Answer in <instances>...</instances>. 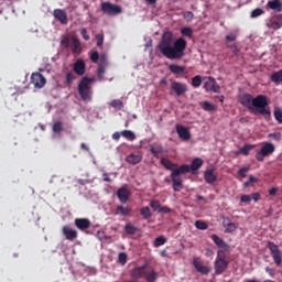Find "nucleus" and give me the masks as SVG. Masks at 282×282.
<instances>
[{
	"label": "nucleus",
	"mask_w": 282,
	"mask_h": 282,
	"mask_svg": "<svg viewBox=\"0 0 282 282\" xmlns=\"http://www.w3.org/2000/svg\"><path fill=\"white\" fill-rule=\"evenodd\" d=\"M158 48L160 50L161 54H163V56L170 61L184 58L186 40H184V37H180L173 42V34L171 32H165L158 45Z\"/></svg>",
	"instance_id": "obj_1"
},
{
	"label": "nucleus",
	"mask_w": 282,
	"mask_h": 282,
	"mask_svg": "<svg viewBox=\"0 0 282 282\" xmlns=\"http://www.w3.org/2000/svg\"><path fill=\"white\" fill-rule=\"evenodd\" d=\"M239 102L242 105V107H246L249 111H257V113H260V116H263V118L270 122L271 120V112H270V99H268V96L265 95H258L256 97H252L250 94H242L239 97Z\"/></svg>",
	"instance_id": "obj_2"
},
{
	"label": "nucleus",
	"mask_w": 282,
	"mask_h": 282,
	"mask_svg": "<svg viewBox=\"0 0 282 282\" xmlns=\"http://www.w3.org/2000/svg\"><path fill=\"white\" fill-rule=\"evenodd\" d=\"M161 164L167 171H172L171 173L172 188L175 193H180V191L184 188V181H182V176L180 175L191 173V165L183 164L180 167H177L176 163L171 162V160L166 158L161 159Z\"/></svg>",
	"instance_id": "obj_3"
},
{
	"label": "nucleus",
	"mask_w": 282,
	"mask_h": 282,
	"mask_svg": "<svg viewBox=\"0 0 282 282\" xmlns=\"http://www.w3.org/2000/svg\"><path fill=\"white\" fill-rule=\"evenodd\" d=\"M91 83H96L95 78L83 77L77 86V91L85 101H91V96H94V89L91 88Z\"/></svg>",
	"instance_id": "obj_4"
},
{
	"label": "nucleus",
	"mask_w": 282,
	"mask_h": 282,
	"mask_svg": "<svg viewBox=\"0 0 282 282\" xmlns=\"http://www.w3.org/2000/svg\"><path fill=\"white\" fill-rule=\"evenodd\" d=\"M61 45L63 47H69L72 53L75 54V56H80V53L83 52V46L80 45V40L76 36H65L61 41Z\"/></svg>",
	"instance_id": "obj_5"
},
{
	"label": "nucleus",
	"mask_w": 282,
	"mask_h": 282,
	"mask_svg": "<svg viewBox=\"0 0 282 282\" xmlns=\"http://www.w3.org/2000/svg\"><path fill=\"white\" fill-rule=\"evenodd\" d=\"M228 270V260H226V249H220L217 252V259L215 261L216 274H224Z\"/></svg>",
	"instance_id": "obj_6"
},
{
	"label": "nucleus",
	"mask_w": 282,
	"mask_h": 282,
	"mask_svg": "<svg viewBox=\"0 0 282 282\" xmlns=\"http://www.w3.org/2000/svg\"><path fill=\"white\" fill-rule=\"evenodd\" d=\"M275 150L276 148L273 145V143L263 142L260 151L256 153V160L258 162H264L265 158H270Z\"/></svg>",
	"instance_id": "obj_7"
},
{
	"label": "nucleus",
	"mask_w": 282,
	"mask_h": 282,
	"mask_svg": "<svg viewBox=\"0 0 282 282\" xmlns=\"http://www.w3.org/2000/svg\"><path fill=\"white\" fill-rule=\"evenodd\" d=\"M100 9L101 12L108 17H118V14H122V7L111 2H101Z\"/></svg>",
	"instance_id": "obj_8"
},
{
	"label": "nucleus",
	"mask_w": 282,
	"mask_h": 282,
	"mask_svg": "<svg viewBox=\"0 0 282 282\" xmlns=\"http://www.w3.org/2000/svg\"><path fill=\"white\" fill-rule=\"evenodd\" d=\"M126 235H130L133 239H140L142 237V229L138 226H134L133 223H127L124 226Z\"/></svg>",
	"instance_id": "obj_9"
},
{
	"label": "nucleus",
	"mask_w": 282,
	"mask_h": 282,
	"mask_svg": "<svg viewBox=\"0 0 282 282\" xmlns=\"http://www.w3.org/2000/svg\"><path fill=\"white\" fill-rule=\"evenodd\" d=\"M45 83H47V80L41 73H33L31 75V85L36 89H43V87H45Z\"/></svg>",
	"instance_id": "obj_10"
},
{
	"label": "nucleus",
	"mask_w": 282,
	"mask_h": 282,
	"mask_svg": "<svg viewBox=\"0 0 282 282\" xmlns=\"http://www.w3.org/2000/svg\"><path fill=\"white\" fill-rule=\"evenodd\" d=\"M204 89L206 91H213L214 94H219L221 91V87L217 84V80L213 77H207L206 82L204 83Z\"/></svg>",
	"instance_id": "obj_11"
},
{
	"label": "nucleus",
	"mask_w": 282,
	"mask_h": 282,
	"mask_svg": "<svg viewBox=\"0 0 282 282\" xmlns=\"http://www.w3.org/2000/svg\"><path fill=\"white\" fill-rule=\"evenodd\" d=\"M265 25L267 28H269V30H281L282 14H278L272 17L271 19H268Z\"/></svg>",
	"instance_id": "obj_12"
},
{
	"label": "nucleus",
	"mask_w": 282,
	"mask_h": 282,
	"mask_svg": "<svg viewBox=\"0 0 282 282\" xmlns=\"http://www.w3.org/2000/svg\"><path fill=\"white\" fill-rule=\"evenodd\" d=\"M171 89L176 94V96H184L188 91V86L184 83L172 82Z\"/></svg>",
	"instance_id": "obj_13"
},
{
	"label": "nucleus",
	"mask_w": 282,
	"mask_h": 282,
	"mask_svg": "<svg viewBox=\"0 0 282 282\" xmlns=\"http://www.w3.org/2000/svg\"><path fill=\"white\" fill-rule=\"evenodd\" d=\"M62 234L68 241L78 239V231H76V229H72V227L67 225L62 228Z\"/></svg>",
	"instance_id": "obj_14"
},
{
	"label": "nucleus",
	"mask_w": 282,
	"mask_h": 282,
	"mask_svg": "<svg viewBox=\"0 0 282 282\" xmlns=\"http://www.w3.org/2000/svg\"><path fill=\"white\" fill-rule=\"evenodd\" d=\"M193 265H194L195 270L197 272H199V274H209L210 273V269L208 267L204 265V262H202V259H199V258L193 259Z\"/></svg>",
	"instance_id": "obj_15"
},
{
	"label": "nucleus",
	"mask_w": 282,
	"mask_h": 282,
	"mask_svg": "<svg viewBox=\"0 0 282 282\" xmlns=\"http://www.w3.org/2000/svg\"><path fill=\"white\" fill-rule=\"evenodd\" d=\"M148 271H149V269H147V264L137 267L131 271V278L132 279H144L147 276Z\"/></svg>",
	"instance_id": "obj_16"
},
{
	"label": "nucleus",
	"mask_w": 282,
	"mask_h": 282,
	"mask_svg": "<svg viewBox=\"0 0 282 282\" xmlns=\"http://www.w3.org/2000/svg\"><path fill=\"white\" fill-rule=\"evenodd\" d=\"M53 17L54 19H56V21H59V23H62V25H67L68 21H67V12L63 9H55L53 11Z\"/></svg>",
	"instance_id": "obj_17"
},
{
	"label": "nucleus",
	"mask_w": 282,
	"mask_h": 282,
	"mask_svg": "<svg viewBox=\"0 0 282 282\" xmlns=\"http://www.w3.org/2000/svg\"><path fill=\"white\" fill-rule=\"evenodd\" d=\"M117 197L121 204H127L131 197V191H129L127 187H121L117 191Z\"/></svg>",
	"instance_id": "obj_18"
},
{
	"label": "nucleus",
	"mask_w": 282,
	"mask_h": 282,
	"mask_svg": "<svg viewBox=\"0 0 282 282\" xmlns=\"http://www.w3.org/2000/svg\"><path fill=\"white\" fill-rule=\"evenodd\" d=\"M75 226L82 231L89 230V228H91V220L88 218H76Z\"/></svg>",
	"instance_id": "obj_19"
},
{
	"label": "nucleus",
	"mask_w": 282,
	"mask_h": 282,
	"mask_svg": "<svg viewBox=\"0 0 282 282\" xmlns=\"http://www.w3.org/2000/svg\"><path fill=\"white\" fill-rule=\"evenodd\" d=\"M86 69H87V66L85 65V61L77 59L74 63L73 72H75V74H77V76H85Z\"/></svg>",
	"instance_id": "obj_20"
},
{
	"label": "nucleus",
	"mask_w": 282,
	"mask_h": 282,
	"mask_svg": "<svg viewBox=\"0 0 282 282\" xmlns=\"http://www.w3.org/2000/svg\"><path fill=\"white\" fill-rule=\"evenodd\" d=\"M176 133L181 140H191V130L184 126H176Z\"/></svg>",
	"instance_id": "obj_21"
},
{
	"label": "nucleus",
	"mask_w": 282,
	"mask_h": 282,
	"mask_svg": "<svg viewBox=\"0 0 282 282\" xmlns=\"http://www.w3.org/2000/svg\"><path fill=\"white\" fill-rule=\"evenodd\" d=\"M204 180L207 184H215V182H217V174H215V169H207L204 172Z\"/></svg>",
	"instance_id": "obj_22"
},
{
	"label": "nucleus",
	"mask_w": 282,
	"mask_h": 282,
	"mask_svg": "<svg viewBox=\"0 0 282 282\" xmlns=\"http://www.w3.org/2000/svg\"><path fill=\"white\" fill-rule=\"evenodd\" d=\"M271 257L276 265H281L282 263V252L279 248H271Z\"/></svg>",
	"instance_id": "obj_23"
},
{
	"label": "nucleus",
	"mask_w": 282,
	"mask_h": 282,
	"mask_svg": "<svg viewBox=\"0 0 282 282\" xmlns=\"http://www.w3.org/2000/svg\"><path fill=\"white\" fill-rule=\"evenodd\" d=\"M150 152L152 153V155H154V158H160V155L164 153V148H162V145L159 143H152L150 145Z\"/></svg>",
	"instance_id": "obj_24"
},
{
	"label": "nucleus",
	"mask_w": 282,
	"mask_h": 282,
	"mask_svg": "<svg viewBox=\"0 0 282 282\" xmlns=\"http://www.w3.org/2000/svg\"><path fill=\"white\" fill-rule=\"evenodd\" d=\"M267 8H270V10H274V12H282V2L281 0H270L267 3Z\"/></svg>",
	"instance_id": "obj_25"
},
{
	"label": "nucleus",
	"mask_w": 282,
	"mask_h": 282,
	"mask_svg": "<svg viewBox=\"0 0 282 282\" xmlns=\"http://www.w3.org/2000/svg\"><path fill=\"white\" fill-rule=\"evenodd\" d=\"M126 161L128 162V164H140V162H142V155L140 154H130L127 156Z\"/></svg>",
	"instance_id": "obj_26"
},
{
	"label": "nucleus",
	"mask_w": 282,
	"mask_h": 282,
	"mask_svg": "<svg viewBox=\"0 0 282 282\" xmlns=\"http://www.w3.org/2000/svg\"><path fill=\"white\" fill-rule=\"evenodd\" d=\"M158 276H159L158 272L151 269L147 271L144 279L147 280V282H158Z\"/></svg>",
	"instance_id": "obj_27"
},
{
	"label": "nucleus",
	"mask_w": 282,
	"mask_h": 282,
	"mask_svg": "<svg viewBox=\"0 0 282 282\" xmlns=\"http://www.w3.org/2000/svg\"><path fill=\"white\" fill-rule=\"evenodd\" d=\"M270 80H271V83H274V85H281V83H282V69L271 74Z\"/></svg>",
	"instance_id": "obj_28"
},
{
	"label": "nucleus",
	"mask_w": 282,
	"mask_h": 282,
	"mask_svg": "<svg viewBox=\"0 0 282 282\" xmlns=\"http://www.w3.org/2000/svg\"><path fill=\"white\" fill-rule=\"evenodd\" d=\"M204 166V161L199 158H196L192 161V164L189 166V171H199Z\"/></svg>",
	"instance_id": "obj_29"
},
{
	"label": "nucleus",
	"mask_w": 282,
	"mask_h": 282,
	"mask_svg": "<svg viewBox=\"0 0 282 282\" xmlns=\"http://www.w3.org/2000/svg\"><path fill=\"white\" fill-rule=\"evenodd\" d=\"M169 69L172 74H184V72H186V67L180 66L177 64L170 65Z\"/></svg>",
	"instance_id": "obj_30"
},
{
	"label": "nucleus",
	"mask_w": 282,
	"mask_h": 282,
	"mask_svg": "<svg viewBox=\"0 0 282 282\" xmlns=\"http://www.w3.org/2000/svg\"><path fill=\"white\" fill-rule=\"evenodd\" d=\"M115 215H122L123 217H127L131 215V208L129 207H122L121 205L117 206V210Z\"/></svg>",
	"instance_id": "obj_31"
},
{
	"label": "nucleus",
	"mask_w": 282,
	"mask_h": 282,
	"mask_svg": "<svg viewBox=\"0 0 282 282\" xmlns=\"http://www.w3.org/2000/svg\"><path fill=\"white\" fill-rule=\"evenodd\" d=\"M225 41L227 43V47L229 50H232L235 46L231 45L230 43H235V41H237V34L236 33H229L228 35H226Z\"/></svg>",
	"instance_id": "obj_32"
},
{
	"label": "nucleus",
	"mask_w": 282,
	"mask_h": 282,
	"mask_svg": "<svg viewBox=\"0 0 282 282\" xmlns=\"http://www.w3.org/2000/svg\"><path fill=\"white\" fill-rule=\"evenodd\" d=\"M122 138H126V140H130V142H133L135 140V132L131 130H123L121 131Z\"/></svg>",
	"instance_id": "obj_33"
},
{
	"label": "nucleus",
	"mask_w": 282,
	"mask_h": 282,
	"mask_svg": "<svg viewBox=\"0 0 282 282\" xmlns=\"http://www.w3.org/2000/svg\"><path fill=\"white\" fill-rule=\"evenodd\" d=\"M254 144H245L242 148L239 149V153H241L242 155H250V152L252 151V149H254Z\"/></svg>",
	"instance_id": "obj_34"
},
{
	"label": "nucleus",
	"mask_w": 282,
	"mask_h": 282,
	"mask_svg": "<svg viewBox=\"0 0 282 282\" xmlns=\"http://www.w3.org/2000/svg\"><path fill=\"white\" fill-rule=\"evenodd\" d=\"M109 105L117 111H120L124 107V102L120 99H113Z\"/></svg>",
	"instance_id": "obj_35"
},
{
	"label": "nucleus",
	"mask_w": 282,
	"mask_h": 282,
	"mask_svg": "<svg viewBox=\"0 0 282 282\" xmlns=\"http://www.w3.org/2000/svg\"><path fill=\"white\" fill-rule=\"evenodd\" d=\"M140 215L142 216L143 219H151V208L149 207H142L140 209Z\"/></svg>",
	"instance_id": "obj_36"
},
{
	"label": "nucleus",
	"mask_w": 282,
	"mask_h": 282,
	"mask_svg": "<svg viewBox=\"0 0 282 282\" xmlns=\"http://www.w3.org/2000/svg\"><path fill=\"white\" fill-rule=\"evenodd\" d=\"M164 243H166V237L159 236L158 238L154 239L153 246L155 248H160V246H164Z\"/></svg>",
	"instance_id": "obj_37"
},
{
	"label": "nucleus",
	"mask_w": 282,
	"mask_h": 282,
	"mask_svg": "<svg viewBox=\"0 0 282 282\" xmlns=\"http://www.w3.org/2000/svg\"><path fill=\"white\" fill-rule=\"evenodd\" d=\"M202 107L204 111H215V109H217V107L213 105L210 101H203Z\"/></svg>",
	"instance_id": "obj_38"
},
{
	"label": "nucleus",
	"mask_w": 282,
	"mask_h": 282,
	"mask_svg": "<svg viewBox=\"0 0 282 282\" xmlns=\"http://www.w3.org/2000/svg\"><path fill=\"white\" fill-rule=\"evenodd\" d=\"M150 206L154 210V213H160V209L162 208V204H160V200L158 199H152L150 202Z\"/></svg>",
	"instance_id": "obj_39"
},
{
	"label": "nucleus",
	"mask_w": 282,
	"mask_h": 282,
	"mask_svg": "<svg viewBox=\"0 0 282 282\" xmlns=\"http://www.w3.org/2000/svg\"><path fill=\"white\" fill-rule=\"evenodd\" d=\"M195 228H197V230H208V224L204 220H196Z\"/></svg>",
	"instance_id": "obj_40"
},
{
	"label": "nucleus",
	"mask_w": 282,
	"mask_h": 282,
	"mask_svg": "<svg viewBox=\"0 0 282 282\" xmlns=\"http://www.w3.org/2000/svg\"><path fill=\"white\" fill-rule=\"evenodd\" d=\"M74 80H76V75L72 72L66 73V85H68V87L74 84Z\"/></svg>",
	"instance_id": "obj_41"
},
{
	"label": "nucleus",
	"mask_w": 282,
	"mask_h": 282,
	"mask_svg": "<svg viewBox=\"0 0 282 282\" xmlns=\"http://www.w3.org/2000/svg\"><path fill=\"white\" fill-rule=\"evenodd\" d=\"M212 239L214 243L218 246V248H226V246H224V240H221V238H219L217 235H212Z\"/></svg>",
	"instance_id": "obj_42"
},
{
	"label": "nucleus",
	"mask_w": 282,
	"mask_h": 282,
	"mask_svg": "<svg viewBox=\"0 0 282 282\" xmlns=\"http://www.w3.org/2000/svg\"><path fill=\"white\" fill-rule=\"evenodd\" d=\"M265 11H263V9L261 8H257L253 11H251V19H257L259 17H261V14H264Z\"/></svg>",
	"instance_id": "obj_43"
},
{
	"label": "nucleus",
	"mask_w": 282,
	"mask_h": 282,
	"mask_svg": "<svg viewBox=\"0 0 282 282\" xmlns=\"http://www.w3.org/2000/svg\"><path fill=\"white\" fill-rule=\"evenodd\" d=\"M183 19H185V21H187V23H191V21H193V19H195V14L192 11H185V12H183Z\"/></svg>",
	"instance_id": "obj_44"
},
{
	"label": "nucleus",
	"mask_w": 282,
	"mask_h": 282,
	"mask_svg": "<svg viewBox=\"0 0 282 282\" xmlns=\"http://www.w3.org/2000/svg\"><path fill=\"white\" fill-rule=\"evenodd\" d=\"M181 34L183 36H188V39H191L193 36V29L185 26L181 30Z\"/></svg>",
	"instance_id": "obj_45"
},
{
	"label": "nucleus",
	"mask_w": 282,
	"mask_h": 282,
	"mask_svg": "<svg viewBox=\"0 0 282 282\" xmlns=\"http://www.w3.org/2000/svg\"><path fill=\"white\" fill-rule=\"evenodd\" d=\"M61 131H63V122L56 121V122L53 124V132H54V133H61Z\"/></svg>",
	"instance_id": "obj_46"
},
{
	"label": "nucleus",
	"mask_w": 282,
	"mask_h": 282,
	"mask_svg": "<svg viewBox=\"0 0 282 282\" xmlns=\"http://www.w3.org/2000/svg\"><path fill=\"white\" fill-rule=\"evenodd\" d=\"M274 118L279 122V124H282V110H281V108H276L274 110Z\"/></svg>",
	"instance_id": "obj_47"
},
{
	"label": "nucleus",
	"mask_w": 282,
	"mask_h": 282,
	"mask_svg": "<svg viewBox=\"0 0 282 282\" xmlns=\"http://www.w3.org/2000/svg\"><path fill=\"white\" fill-rule=\"evenodd\" d=\"M192 85L194 87H200L202 86V76L196 75L194 78H192Z\"/></svg>",
	"instance_id": "obj_48"
},
{
	"label": "nucleus",
	"mask_w": 282,
	"mask_h": 282,
	"mask_svg": "<svg viewBox=\"0 0 282 282\" xmlns=\"http://www.w3.org/2000/svg\"><path fill=\"white\" fill-rule=\"evenodd\" d=\"M90 61L91 63H98V61H100V54L98 53V51L90 53Z\"/></svg>",
	"instance_id": "obj_49"
},
{
	"label": "nucleus",
	"mask_w": 282,
	"mask_h": 282,
	"mask_svg": "<svg viewBox=\"0 0 282 282\" xmlns=\"http://www.w3.org/2000/svg\"><path fill=\"white\" fill-rule=\"evenodd\" d=\"M97 41V47H102V44L105 43V35L99 33L96 35Z\"/></svg>",
	"instance_id": "obj_50"
},
{
	"label": "nucleus",
	"mask_w": 282,
	"mask_h": 282,
	"mask_svg": "<svg viewBox=\"0 0 282 282\" xmlns=\"http://www.w3.org/2000/svg\"><path fill=\"white\" fill-rule=\"evenodd\" d=\"M268 138H271L272 140H275L276 142H281V132H273V133H269Z\"/></svg>",
	"instance_id": "obj_51"
},
{
	"label": "nucleus",
	"mask_w": 282,
	"mask_h": 282,
	"mask_svg": "<svg viewBox=\"0 0 282 282\" xmlns=\"http://www.w3.org/2000/svg\"><path fill=\"white\" fill-rule=\"evenodd\" d=\"M240 202L242 204H250V202H252V197L250 195H248V194H243L240 197Z\"/></svg>",
	"instance_id": "obj_52"
},
{
	"label": "nucleus",
	"mask_w": 282,
	"mask_h": 282,
	"mask_svg": "<svg viewBox=\"0 0 282 282\" xmlns=\"http://www.w3.org/2000/svg\"><path fill=\"white\" fill-rule=\"evenodd\" d=\"M118 261H119V263H121V265H126L127 264V253H124V252L119 253Z\"/></svg>",
	"instance_id": "obj_53"
},
{
	"label": "nucleus",
	"mask_w": 282,
	"mask_h": 282,
	"mask_svg": "<svg viewBox=\"0 0 282 282\" xmlns=\"http://www.w3.org/2000/svg\"><path fill=\"white\" fill-rule=\"evenodd\" d=\"M159 213H162V215H169V213H173V209H171L169 206H161Z\"/></svg>",
	"instance_id": "obj_54"
},
{
	"label": "nucleus",
	"mask_w": 282,
	"mask_h": 282,
	"mask_svg": "<svg viewBox=\"0 0 282 282\" xmlns=\"http://www.w3.org/2000/svg\"><path fill=\"white\" fill-rule=\"evenodd\" d=\"M248 171H250V167H248V166H245V167H242V169H240L239 171H238V175L240 176V177H246V173H248Z\"/></svg>",
	"instance_id": "obj_55"
},
{
	"label": "nucleus",
	"mask_w": 282,
	"mask_h": 282,
	"mask_svg": "<svg viewBox=\"0 0 282 282\" xmlns=\"http://www.w3.org/2000/svg\"><path fill=\"white\" fill-rule=\"evenodd\" d=\"M97 76L99 78H102V76H105V65H99L98 69H97Z\"/></svg>",
	"instance_id": "obj_56"
},
{
	"label": "nucleus",
	"mask_w": 282,
	"mask_h": 282,
	"mask_svg": "<svg viewBox=\"0 0 282 282\" xmlns=\"http://www.w3.org/2000/svg\"><path fill=\"white\" fill-rule=\"evenodd\" d=\"M257 182H259V180L257 177L250 175L248 182L245 183V186H250V184H254Z\"/></svg>",
	"instance_id": "obj_57"
},
{
	"label": "nucleus",
	"mask_w": 282,
	"mask_h": 282,
	"mask_svg": "<svg viewBox=\"0 0 282 282\" xmlns=\"http://www.w3.org/2000/svg\"><path fill=\"white\" fill-rule=\"evenodd\" d=\"M79 32H80L84 41H89L90 37H89V34H87V29H80Z\"/></svg>",
	"instance_id": "obj_58"
},
{
	"label": "nucleus",
	"mask_w": 282,
	"mask_h": 282,
	"mask_svg": "<svg viewBox=\"0 0 282 282\" xmlns=\"http://www.w3.org/2000/svg\"><path fill=\"white\" fill-rule=\"evenodd\" d=\"M99 61H100V63H101V65H107V54H101L100 56H99Z\"/></svg>",
	"instance_id": "obj_59"
},
{
	"label": "nucleus",
	"mask_w": 282,
	"mask_h": 282,
	"mask_svg": "<svg viewBox=\"0 0 282 282\" xmlns=\"http://www.w3.org/2000/svg\"><path fill=\"white\" fill-rule=\"evenodd\" d=\"M251 199H253V202H259V199H261V194L260 193L251 194Z\"/></svg>",
	"instance_id": "obj_60"
},
{
	"label": "nucleus",
	"mask_w": 282,
	"mask_h": 282,
	"mask_svg": "<svg viewBox=\"0 0 282 282\" xmlns=\"http://www.w3.org/2000/svg\"><path fill=\"white\" fill-rule=\"evenodd\" d=\"M276 193H279L278 187H272L269 189V195H271L272 197H274V195H276Z\"/></svg>",
	"instance_id": "obj_61"
},
{
	"label": "nucleus",
	"mask_w": 282,
	"mask_h": 282,
	"mask_svg": "<svg viewBox=\"0 0 282 282\" xmlns=\"http://www.w3.org/2000/svg\"><path fill=\"white\" fill-rule=\"evenodd\" d=\"M265 272H268V274H270V276H274V269L267 267Z\"/></svg>",
	"instance_id": "obj_62"
},
{
	"label": "nucleus",
	"mask_w": 282,
	"mask_h": 282,
	"mask_svg": "<svg viewBox=\"0 0 282 282\" xmlns=\"http://www.w3.org/2000/svg\"><path fill=\"white\" fill-rule=\"evenodd\" d=\"M122 135V132H115L113 134H112V139L113 140H120V137Z\"/></svg>",
	"instance_id": "obj_63"
},
{
	"label": "nucleus",
	"mask_w": 282,
	"mask_h": 282,
	"mask_svg": "<svg viewBox=\"0 0 282 282\" xmlns=\"http://www.w3.org/2000/svg\"><path fill=\"white\" fill-rule=\"evenodd\" d=\"M102 176H104V182H111V178L109 177V174L104 173Z\"/></svg>",
	"instance_id": "obj_64"
}]
</instances>
